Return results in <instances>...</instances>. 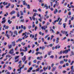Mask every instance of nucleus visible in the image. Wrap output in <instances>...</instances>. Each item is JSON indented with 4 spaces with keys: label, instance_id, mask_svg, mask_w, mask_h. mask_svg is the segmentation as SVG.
<instances>
[{
    "label": "nucleus",
    "instance_id": "obj_17",
    "mask_svg": "<svg viewBox=\"0 0 74 74\" xmlns=\"http://www.w3.org/2000/svg\"><path fill=\"white\" fill-rule=\"evenodd\" d=\"M60 64H63L64 63V61L63 60L60 61Z\"/></svg>",
    "mask_w": 74,
    "mask_h": 74
},
{
    "label": "nucleus",
    "instance_id": "obj_6",
    "mask_svg": "<svg viewBox=\"0 0 74 74\" xmlns=\"http://www.w3.org/2000/svg\"><path fill=\"white\" fill-rule=\"evenodd\" d=\"M3 28H5V29H8V27H8V26H6V25H3Z\"/></svg>",
    "mask_w": 74,
    "mask_h": 74
},
{
    "label": "nucleus",
    "instance_id": "obj_16",
    "mask_svg": "<svg viewBox=\"0 0 74 74\" xmlns=\"http://www.w3.org/2000/svg\"><path fill=\"white\" fill-rule=\"evenodd\" d=\"M45 7H46V10L48 8V6H47V4H45V5L44 8H45Z\"/></svg>",
    "mask_w": 74,
    "mask_h": 74
},
{
    "label": "nucleus",
    "instance_id": "obj_55",
    "mask_svg": "<svg viewBox=\"0 0 74 74\" xmlns=\"http://www.w3.org/2000/svg\"><path fill=\"white\" fill-rule=\"evenodd\" d=\"M6 37H8V39H9L10 38V37H9V36L8 35V34H6Z\"/></svg>",
    "mask_w": 74,
    "mask_h": 74
},
{
    "label": "nucleus",
    "instance_id": "obj_23",
    "mask_svg": "<svg viewBox=\"0 0 74 74\" xmlns=\"http://www.w3.org/2000/svg\"><path fill=\"white\" fill-rule=\"evenodd\" d=\"M8 47L9 49H11L12 48V45H8Z\"/></svg>",
    "mask_w": 74,
    "mask_h": 74
},
{
    "label": "nucleus",
    "instance_id": "obj_60",
    "mask_svg": "<svg viewBox=\"0 0 74 74\" xmlns=\"http://www.w3.org/2000/svg\"><path fill=\"white\" fill-rule=\"evenodd\" d=\"M50 24V23H49V22H47V26H48V25H49Z\"/></svg>",
    "mask_w": 74,
    "mask_h": 74
},
{
    "label": "nucleus",
    "instance_id": "obj_48",
    "mask_svg": "<svg viewBox=\"0 0 74 74\" xmlns=\"http://www.w3.org/2000/svg\"><path fill=\"white\" fill-rule=\"evenodd\" d=\"M51 52L50 51L48 52V53L47 54V55H49V56L51 55Z\"/></svg>",
    "mask_w": 74,
    "mask_h": 74
},
{
    "label": "nucleus",
    "instance_id": "obj_29",
    "mask_svg": "<svg viewBox=\"0 0 74 74\" xmlns=\"http://www.w3.org/2000/svg\"><path fill=\"white\" fill-rule=\"evenodd\" d=\"M19 57V56H16V57L15 58V60H16V59H18Z\"/></svg>",
    "mask_w": 74,
    "mask_h": 74
},
{
    "label": "nucleus",
    "instance_id": "obj_39",
    "mask_svg": "<svg viewBox=\"0 0 74 74\" xmlns=\"http://www.w3.org/2000/svg\"><path fill=\"white\" fill-rule=\"evenodd\" d=\"M27 8L28 9H30V6L29 5H27Z\"/></svg>",
    "mask_w": 74,
    "mask_h": 74
},
{
    "label": "nucleus",
    "instance_id": "obj_28",
    "mask_svg": "<svg viewBox=\"0 0 74 74\" xmlns=\"http://www.w3.org/2000/svg\"><path fill=\"white\" fill-rule=\"evenodd\" d=\"M59 69H62V66L61 65H59L58 67Z\"/></svg>",
    "mask_w": 74,
    "mask_h": 74
},
{
    "label": "nucleus",
    "instance_id": "obj_27",
    "mask_svg": "<svg viewBox=\"0 0 74 74\" xmlns=\"http://www.w3.org/2000/svg\"><path fill=\"white\" fill-rule=\"evenodd\" d=\"M21 15H23V13L22 11H20Z\"/></svg>",
    "mask_w": 74,
    "mask_h": 74
},
{
    "label": "nucleus",
    "instance_id": "obj_45",
    "mask_svg": "<svg viewBox=\"0 0 74 74\" xmlns=\"http://www.w3.org/2000/svg\"><path fill=\"white\" fill-rule=\"evenodd\" d=\"M61 22H59L58 23V25H62V23Z\"/></svg>",
    "mask_w": 74,
    "mask_h": 74
},
{
    "label": "nucleus",
    "instance_id": "obj_46",
    "mask_svg": "<svg viewBox=\"0 0 74 74\" xmlns=\"http://www.w3.org/2000/svg\"><path fill=\"white\" fill-rule=\"evenodd\" d=\"M18 41L19 42H21V41H22V39H21V38H19L18 39Z\"/></svg>",
    "mask_w": 74,
    "mask_h": 74
},
{
    "label": "nucleus",
    "instance_id": "obj_35",
    "mask_svg": "<svg viewBox=\"0 0 74 74\" xmlns=\"http://www.w3.org/2000/svg\"><path fill=\"white\" fill-rule=\"evenodd\" d=\"M65 31H64L62 30L61 31V33H62V34H65Z\"/></svg>",
    "mask_w": 74,
    "mask_h": 74
},
{
    "label": "nucleus",
    "instance_id": "obj_25",
    "mask_svg": "<svg viewBox=\"0 0 74 74\" xmlns=\"http://www.w3.org/2000/svg\"><path fill=\"white\" fill-rule=\"evenodd\" d=\"M4 7V6L3 5H0V8L2 10H3V8Z\"/></svg>",
    "mask_w": 74,
    "mask_h": 74
},
{
    "label": "nucleus",
    "instance_id": "obj_9",
    "mask_svg": "<svg viewBox=\"0 0 74 74\" xmlns=\"http://www.w3.org/2000/svg\"><path fill=\"white\" fill-rule=\"evenodd\" d=\"M56 66L53 67L52 69V71H55V70H56Z\"/></svg>",
    "mask_w": 74,
    "mask_h": 74
},
{
    "label": "nucleus",
    "instance_id": "obj_5",
    "mask_svg": "<svg viewBox=\"0 0 74 74\" xmlns=\"http://www.w3.org/2000/svg\"><path fill=\"white\" fill-rule=\"evenodd\" d=\"M68 52H69V51H68V50H65L62 53L63 54L65 53L66 54V53H67Z\"/></svg>",
    "mask_w": 74,
    "mask_h": 74
},
{
    "label": "nucleus",
    "instance_id": "obj_44",
    "mask_svg": "<svg viewBox=\"0 0 74 74\" xmlns=\"http://www.w3.org/2000/svg\"><path fill=\"white\" fill-rule=\"evenodd\" d=\"M32 19L33 20V21H35V20H36V18H35V17H34V16H33L32 17Z\"/></svg>",
    "mask_w": 74,
    "mask_h": 74
},
{
    "label": "nucleus",
    "instance_id": "obj_41",
    "mask_svg": "<svg viewBox=\"0 0 74 74\" xmlns=\"http://www.w3.org/2000/svg\"><path fill=\"white\" fill-rule=\"evenodd\" d=\"M41 19H42V18H41V17H40V18L38 19V20L39 21H40V22H41L42 21V20Z\"/></svg>",
    "mask_w": 74,
    "mask_h": 74
},
{
    "label": "nucleus",
    "instance_id": "obj_43",
    "mask_svg": "<svg viewBox=\"0 0 74 74\" xmlns=\"http://www.w3.org/2000/svg\"><path fill=\"white\" fill-rule=\"evenodd\" d=\"M7 53V52H6L5 53H3L2 55V56H4V55H6V54Z\"/></svg>",
    "mask_w": 74,
    "mask_h": 74
},
{
    "label": "nucleus",
    "instance_id": "obj_19",
    "mask_svg": "<svg viewBox=\"0 0 74 74\" xmlns=\"http://www.w3.org/2000/svg\"><path fill=\"white\" fill-rule=\"evenodd\" d=\"M8 23H9V24H11L12 23V21H10V20L9 19L8 21Z\"/></svg>",
    "mask_w": 74,
    "mask_h": 74
},
{
    "label": "nucleus",
    "instance_id": "obj_56",
    "mask_svg": "<svg viewBox=\"0 0 74 74\" xmlns=\"http://www.w3.org/2000/svg\"><path fill=\"white\" fill-rule=\"evenodd\" d=\"M37 27L36 26L35 27V31H36L37 30Z\"/></svg>",
    "mask_w": 74,
    "mask_h": 74
},
{
    "label": "nucleus",
    "instance_id": "obj_59",
    "mask_svg": "<svg viewBox=\"0 0 74 74\" xmlns=\"http://www.w3.org/2000/svg\"><path fill=\"white\" fill-rule=\"evenodd\" d=\"M31 64H32L31 62H29L28 63V65L29 66H30V65H31Z\"/></svg>",
    "mask_w": 74,
    "mask_h": 74
},
{
    "label": "nucleus",
    "instance_id": "obj_10",
    "mask_svg": "<svg viewBox=\"0 0 74 74\" xmlns=\"http://www.w3.org/2000/svg\"><path fill=\"white\" fill-rule=\"evenodd\" d=\"M58 10L57 9H56L55 10L54 12V14H56V13H58Z\"/></svg>",
    "mask_w": 74,
    "mask_h": 74
},
{
    "label": "nucleus",
    "instance_id": "obj_30",
    "mask_svg": "<svg viewBox=\"0 0 74 74\" xmlns=\"http://www.w3.org/2000/svg\"><path fill=\"white\" fill-rule=\"evenodd\" d=\"M11 69H12V68H11V67H10V66H8V69L9 70H11Z\"/></svg>",
    "mask_w": 74,
    "mask_h": 74
},
{
    "label": "nucleus",
    "instance_id": "obj_12",
    "mask_svg": "<svg viewBox=\"0 0 74 74\" xmlns=\"http://www.w3.org/2000/svg\"><path fill=\"white\" fill-rule=\"evenodd\" d=\"M15 13V11L14 10H12V12L10 13L11 15H12V14H14Z\"/></svg>",
    "mask_w": 74,
    "mask_h": 74
},
{
    "label": "nucleus",
    "instance_id": "obj_33",
    "mask_svg": "<svg viewBox=\"0 0 74 74\" xmlns=\"http://www.w3.org/2000/svg\"><path fill=\"white\" fill-rule=\"evenodd\" d=\"M50 31H52L53 33H55V32L53 30V29H50Z\"/></svg>",
    "mask_w": 74,
    "mask_h": 74
},
{
    "label": "nucleus",
    "instance_id": "obj_58",
    "mask_svg": "<svg viewBox=\"0 0 74 74\" xmlns=\"http://www.w3.org/2000/svg\"><path fill=\"white\" fill-rule=\"evenodd\" d=\"M62 52L63 51H60V53H59V54H60V55H61V54H62Z\"/></svg>",
    "mask_w": 74,
    "mask_h": 74
},
{
    "label": "nucleus",
    "instance_id": "obj_36",
    "mask_svg": "<svg viewBox=\"0 0 74 74\" xmlns=\"http://www.w3.org/2000/svg\"><path fill=\"white\" fill-rule=\"evenodd\" d=\"M21 45H23V46H24V45H25V44H26V43H23V42H22L21 43Z\"/></svg>",
    "mask_w": 74,
    "mask_h": 74
},
{
    "label": "nucleus",
    "instance_id": "obj_52",
    "mask_svg": "<svg viewBox=\"0 0 74 74\" xmlns=\"http://www.w3.org/2000/svg\"><path fill=\"white\" fill-rule=\"evenodd\" d=\"M33 12H37V10H34V9H33Z\"/></svg>",
    "mask_w": 74,
    "mask_h": 74
},
{
    "label": "nucleus",
    "instance_id": "obj_64",
    "mask_svg": "<svg viewBox=\"0 0 74 74\" xmlns=\"http://www.w3.org/2000/svg\"><path fill=\"white\" fill-rule=\"evenodd\" d=\"M44 71V70L43 69H41L40 70V73H42V72Z\"/></svg>",
    "mask_w": 74,
    "mask_h": 74
},
{
    "label": "nucleus",
    "instance_id": "obj_50",
    "mask_svg": "<svg viewBox=\"0 0 74 74\" xmlns=\"http://www.w3.org/2000/svg\"><path fill=\"white\" fill-rule=\"evenodd\" d=\"M24 53L23 52H21V56H23L24 55Z\"/></svg>",
    "mask_w": 74,
    "mask_h": 74
},
{
    "label": "nucleus",
    "instance_id": "obj_22",
    "mask_svg": "<svg viewBox=\"0 0 74 74\" xmlns=\"http://www.w3.org/2000/svg\"><path fill=\"white\" fill-rule=\"evenodd\" d=\"M72 33H74V32L73 31H72L70 32V33L69 34L70 37H72V35H71Z\"/></svg>",
    "mask_w": 74,
    "mask_h": 74
},
{
    "label": "nucleus",
    "instance_id": "obj_47",
    "mask_svg": "<svg viewBox=\"0 0 74 74\" xmlns=\"http://www.w3.org/2000/svg\"><path fill=\"white\" fill-rule=\"evenodd\" d=\"M34 63H37V60H35L33 61Z\"/></svg>",
    "mask_w": 74,
    "mask_h": 74
},
{
    "label": "nucleus",
    "instance_id": "obj_18",
    "mask_svg": "<svg viewBox=\"0 0 74 74\" xmlns=\"http://www.w3.org/2000/svg\"><path fill=\"white\" fill-rule=\"evenodd\" d=\"M71 54H70V56H73L74 55V53L73 51H71Z\"/></svg>",
    "mask_w": 74,
    "mask_h": 74
},
{
    "label": "nucleus",
    "instance_id": "obj_14",
    "mask_svg": "<svg viewBox=\"0 0 74 74\" xmlns=\"http://www.w3.org/2000/svg\"><path fill=\"white\" fill-rule=\"evenodd\" d=\"M48 69V66H47V67H45L43 68V70L44 71H46Z\"/></svg>",
    "mask_w": 74,
    "mask_h": 74
},
{
    "label": "nucleus",
    "instance_id": "obj_7",
    "mask_svg": "<svg viewBox=\"0 0 74 74\" xmlns=\"http://www.w3.org/2000/svg\"><path fill=\"white\" fill-rule=\"evenodd\" d=\"M40 49H42V50H44L45 48V47L44 46H42V47H40Z\"/></svg>",
    "mask_w": 74,
    "mask_h": 74
},
{
    "label": "nucleus",
    "instance_id": "obj_3",
    "mask_svg": "<svg viewBox=\"0 0 74 74\" xmlns=\"http://www.w3.org/2000/svg\"><path fill=\"white\" fill-rule=\"evenodd\" d=\"M71 73H74V66H72L71 67Z\"/></svg>",
    "mask_w": 74,
    "mask_h": 74
},
{
    "label": "nucleus",
    "instance_id": "obj_62",
    "mask_svg": "<svg viewBox=\"0 0 74 74\" xmlns=\"http://www.w3.org/2000/svg\"><path fill=\"white\" fill-rule=\"evenodd\" d=\"M31 27H32V26H31V25H29L28 26V28L29 29H31Z\"/></svg>",
    "mask_w": 74,
    "mask_h": 74
},
{
    "label": "nucleus",
    "instance_id": "obj_13",
    "mask_svg": "<svg viewBox=\"0 0 74 74\" xmlns=\"http://www.w3.org/2000/svg\"><path fill=\"white\" fill-rule=\"evenodd\" d=\"M68 32H67V31H65V35H66V37H68V36H69V34H68Z\"/></svg>",
    "mask_w": 74,
    "mask_h": 74
},
{
    "label": "nucleus",
    "instance_id": "obj_21",
    "mask_svg": "<svg viewBox=\"0 0 74 74\" xmlns=\"http://www.w3.org/2000/svg\"><path fill=\"white\" fill-rule=\"evenodd\" d=\"M5 22H6V20H5V19L2 21V23H5Z\"/></svg>",
    "mask_w": 74,
    "mask_h": 74
},
{
    "label": "nucleus",
    "instance_id": "obj_32",
    "mask_svg": "<svg viewBox=\"0 0 74 74\" xmlns=\"http://www.w3.org/2000/svg\"><path fill=\"white\" fill-rule=\"evenodd\" d=\"M7 15H8V13L6 12V14H4V16H7Z\"/></svg>",
    "mask_w": 74,
    "mask_h": 74
},
{
    "label": "nucleus",
    "instance_id": "obj_38",
    "mask_svg": "<svg viewBox=\"0 0 74 74\" xmlns=\"http://www.w3.org/2000/svg\"><path fill=\"white\" fill-rule=\"evenodd\" d=\"M37 59L38 60H42V59L40 58V57H38L37 58Z\"/></svg>",
    "mask_w": 74,
    "mask_h": 74
},
{
    "label": "nucleus",
    "instance_id": "obj_4",
    "mask_svg": "<svg viewBox=\"0 0 74 74\" xmlns=\"http://www.w3.org/2000/svg\"><path fill=\"white\" fill-rule=\"evenodd\" d=\"M25 60H26V56H25L24 58H22V60H23V62H24Z\"/></svg>",
    "mask_w": 74,
    "mask_h": 74
},
{
    "label": "nucleus",
    "instance_id": "obj_37",
    "mask_svg": "<svg viewBox=\"0 0 74 74\" xmlns=\"http://www.w3.org/2000/svg\"><path fill=\"white\" fill-rule=\"evenodd\" d=\"M14 5L12 4L11 6V8H14Z\"/></svg>",
    "mask_w": 74,
    "mask_h": 74
},
{
    "label": "nucleus",
    "instance_id": "obj_24",
    "mask_svg": "<svg viewBox=\"0 0 74 74\" xmlns=\"http://www.w3.org/2000/svg\"><path fill=\"white\" fill-rule=\"evenodd\" d=\"M3 4H4V5H5L8 4V3L7 2L5 3V2H4L3 3Z\"/></svg>",
    "mask_w": 74,
    "mask_h": 74
},
{
    "label": "nucleus",
    "instance_id": "obj_63",
    "mask_svg": "<svg viewBox=\"0 0 74 74\" xmlns=\"http://www.w3.org/2000/svg\"><path fill=\"white\" fill-rule=\"evenodd\" d=\"M71 12L70 11L68 13L69 15H71Z\"/></svg>",
    "mask_w": 74,
    "mask_h": 74
},
{
    "label": "nucleus",
    "instance_id": "obj_1",
    "mask_svg": "<svg viewBox=\"0 0 74 74\" xmlns=\"http://www.w3.org/2000/svg\"><path fill=\"white\" fill-rule=\"evenodd\" d=\"M24 66H25V65H23L22 67H20V69H18L17 71H19L18 72V74H20V73H21V69H23V68H24Z\"/></svg>",
    "mask_w": 74,
    "mask_h": 74
},
{
    "label": "nucleus",
    "instance_id": "obj_42",
    "mask_svg": "<svg viewBox=\"0 0 74 74\" xmlns=\"http://www.w3.org/2000/svg\"><path fill=\"white\" fill-rule=\"evenodd\" d=\"M19 65H18V67H21L22 66V63H21L20 64H19Z\"/></svg>",
    "mask_w": 74,
    "mask_h": 74
},
{
    "label": "nucleus",
    "instance_id": "obj_11",
    "mask_svg": "<svg viewBox=\"0 0 74 74\" xmlns=\"http://www.w3.org/2000/svg\"><path fill=\"white\" fill-rule=\"evenodd\" d=\"M23 5H27V3H26V2L25 1H23Z\"/></svg>",
    "mask_w": 74,
    "mask_h": 74
},
{
    "label": "nucleus",
    "instance_id": "obj_15",
    "mask_svg": "<svg viewBox=\"0 0 74 74\" xmlns=\"http://www.w3.org/2000/svg\"><path fill=\"white\" fill-rule=\"evenodd\" d=\"M56 44H58V43L59 42V38H56Z\"/></svg>",
    "mask_w": 74,
    "mask_h": 74
},
{
    "label": "nucleus",
    "instance_id": "obj_31",
    "mask_svg": "<svg viewBox=\"0 0 74 74\" xmlns=\"http://www.w3.org/2000/svg\"><path fill=\"white\" fill-rule=\"evenodd\" d=\"M27 51V47H26L25 48V50H24V51H25V52H26V51Z\"/></svg>",
    "mask_w": 74,
    "mask_h": 74
},
{
    "label": "nucleus",
    "instance_id": "obj_51",
    "mask_svg": "<svg viewBox=\"0 0 74 74\" xmlns=\"http://www.w3.org/2000/svg\"><path fill=\"white\" fill-rule=\"evenodd\" d=\"M20 22H23H23H24V19H23V20H20Z\"/></svg>",
    "mask_w": 74,
    "mask_h": 74
},
{
    "label": "nucleus",
    "instance_id": "obj_8",
    "mask_svg": "<svg viewBox=\"0 0 74 74\" xmlns=\"http://www.w3.org/2000/svg\"><path fill=\"white\" fill-rule=\"evenodd\" d=\"M45 26H42L41 27V29H42V30H45V31L46 30V28H45Z\"/></svg>",
    "mask_w": 74,
    "mask_h": 74
},
{
    "label": "nucleus",
    "instance_id": "obj_26",
    "mask_svg": "<svg viewBox=\"0 0 74 74\" xmlns=\"http://www.w3.org/2000/svg\"><path fill=\"white\" fill-rule=\"evenodd\" d=\"M63 25L64 26L63 27L64 28H66V23H63Z\"/></svg>",
    "mask_w": 74,
    "mask_h": 74
},
{
    "label": "nucleus",
    "instance_id": "obj_53",
    "mask_svg": "<svg viewBox=\"0 0 74 74\" xmlns=\"http://www.w3.org/2000/svg\"><path fill=\"white\" fill-rule=\"evenodd\" d=\"M39 70H40V68H38V69H36V71H38Z\"/></svg>",
    "mask_w": 74,
    "mask_h": 74
},
{
    "label": "nucleus",
    "instance_id": "obj_49",
    "mask_svg": "<svg viewBox=\"0 0 74 74\" xmlns=\"http://www.w3.org/2000/svg\"><path fill=\"white\" fill-rule=\"evenodd\" d=\"M66 72H67V71H62V73H63V74H64V73H66Z\"/></svg>",
    "mask_w": 74,
    "mask_h": 74
},
{
    "label": "nucleus",
    "instance_id": "obj_20",
    "mask_svg": "<svg viewBox=\"0 0 74 74\" xmlns=\"http://www.w3.org/2000/svg\"><path fill=\"white\" fill-rule=\"evenodd\" d=\"M14 34H16V35L17 36V35H18V32H16V31H15L14 32Z\"/></svg>",
    "mask_w": 74,
    "mask_h": 74
},
{
    "label": "nucleus",
    "instance_id": "obj_61",
    "mask_svg": "<svg viewBox=\"0 0 74 74\" xmlns=\"http://www.w3.org/2000/svg\"><path fill=\"white\" fill-rule=\"evenodd\" d=\"M42 42H44V38H42Z\"/></svg>",
    "mask_w": 74,
    "mask_h": 74
},
{
    "label": "nucleus",
    "instance_id": "obj_54",
    "mask_svg": "<svg viewBox=\"0 0 74 74\" xmlns=\"http://www.w3.org/2000/svg\"><path fill=\"white\" fill-rule=\"evenodd\" d=\"M50 58H52V59H53V58H54V56L53 55H52L51 56H50Z\"/></svg>",
    "mask_w": 74,
    "mask_h": 74
},
{
    "label": "nucleus",
    "instance_id": "obj_2",
    "mask_svg": "<svg viewBox=\"0 0 74 74\" xmlns=\"http://www.w3.org/2000/svg\"><path fill=\"white\" fill-rule=\"evenodd\" d=\"M14 49H12L10 50L9 53H10V54H12V53H14Z\"/></svg>",
    "mask_w": 74,
    "mask_h": 74
},
{
    "label": "nucleus",
    "instance_id": "obj_57",
    "mask_svg": "<svg viewBox=\"0 0 74 74\" xmlns=\"http://www.w3.org/2000/svg\"><path fill=\"white\" fill-rule=\"evenodd\" d=\"M74 63V61H72L71 62V65H72Z\"/></svg>",
    "mask_w": 74,
    "mask_h": 74
},
{
    "label": "nucleus",
    "instance_id": "obj_40",
    "mask_svg": "<svg viewBox=\"0 0 74 74\" xmlns=\"http://www.w3.org/2000/svg\"><path fill=\"white\" fill-rule=\"evenodd\" d=\"M20 16V15H19V12H18V13H17V16H18V17H19Z\"/></svg>",
    "mask_w": 74,
    "mask_h": 74
},
{
    "label": "nucleus",
    "instance_id": "obj_34",
    "mask_svg": "<svg viewBox=\"0 0 74 74\" xmlns=\"http://www.w3.org/2000/svg\"><path fill=\"white\" fill-rule=\"evenodd\" d=\"M49 34L47 35L45 37V38L46 39V38H47V37H49Z\"/></svg>",
    "mask_w": 74,
    "mask_h": 74
}]
</instances>
